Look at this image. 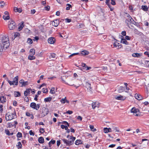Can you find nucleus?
Masks as SVG:
<instances>
[{
  "label": "nucleus",
  "mask_w": 149,
  "mask_h": 149,
  "mask_svg": "<svg viewBox=\"0 0 149 149\" xmlns=\"http://www.w3.org/2000/svg\"><path fill=\"white\" fill-rule=\"evenodd\" d=\"M2 43L5 45V47L6 48H8L10 45V42L8 37L4 36L2 37Z\"/></svg>",
  "instance_id": "nucleus-1"
},
{
  "label": "nucleus",
  "mask_w": 149,
  "mask_h": 149,
  "mask_svg": "<svg viewBox=\"0 0 149 149\" xmlns=\"http://www.w3.org/2000/svg\"><path fill=\"white\" fill-rule=\"evenodd\" d=\"M128 18L125 20V22L128 27L130 28L129 24L134 23V21L130 15L127 16Z\"/></svg>",
  "instance_id": "nucleus-2"
},
{
  "label": "nucleus",
  "mask_w": 149,
  "mask_h": 149,
  "mask_svg": "<svg viewBox=\"0 0 149 149\" xmlns=\"http://www.w3.org/2000/svg\"><path fill=\"white\" fill-rule=\"evenodd\" d=\"M41 112V117H43L48 113L49 112L48 109L45 107H43L42 108Z\"/></svg>",
  "instance_id": "nucleus-3"
},
{
  "label": "nucleus",
  "mask_w": 149,
  "mask_h": 149,
  "mask_svg": "<svg viewBox=\"0 0 149 149\" xmlns=\"http://www.w3.org/2000/svg\"><path fill=\"white\" fill-rule=\"evenodd\" d=\"M15 23L13 21L9 22L8 28L10 30H13L15 28Z\"/></svg>",
  "instance_id": "nucleus-4"
},
{
  "label": "nucleus",
  "mask_w": 149,
  "mask_h": 149,
  "mask_svg": "<svg viewBox=\"0 0 149 149\" xmlns=\"http://www.w3.org/2000/svg\"><path fill=\"white\" fill-rule=\"evenodd\" d=\"M131 112L134 113V115L135 116H138L139 115V110L138 109H136L135 108L133 107L132 108L131 110Z\"/></svg>",
  "instance_id": "nucleus-5"
},
{
  "label": "nucleus",
  "mask_w": 149,
  "mask_h": 149,
  "mask_svg": "<svg viewBox=\"0 0 149 149\" xmlns=\"http://www.w3.org/2000/svg\"><path fill=\"white\" fill-rule=\"evenodd\" d=\"M30 107L33 109L38 110L39 109L40 106V104H37L36 105V103H35L32 102L30 104Z\"/></svg>",
  "instance_id": "nucleus-6"
},
{
  "label": "nucleus",
  "mask_w": 149,
  "mask_h": 149,
  "mask_svg": "<svg viewBox=\"0 0 149 149\" xmlns=\"http://www.w3.org/2000/svg\"><path fill=\"white\" fill-rule=\"evenodd\" d=\"M14 118L13 116H12V114H10L9 112L6 114V120H10Z\"/></svg>",
  "instance_id": "nucleus-7"
},
{
  "label": "nucleus",
  "mask_w": 149,
  "mask_h": 149,
  "mask_svg": "<svg viewBox=\"0 0 149 149\" xmlns=\"http://www.w3.org/2000/svg\"><path fill=\"white\" fill-rule=\"evenodd\" d=\"M19 82L21 84L19 85L20 86H25L28 84V82L27 81H24L23 79L21 80Z\"/></svg>",
  "instance_id": "nucleus-8"
},
{
  "label": "nucleus",
  "mask_w": 149,
  "mask_h": 149,
  "mask_svg": "<svg viewBox=\"0 0 149 149\" xmlns=\"http://www.w3.org/2000/svg\"><path fill=\"white\" fill-rule=\"evenodd\" d=\"M63 142L65 143L67 146H70L72 145L73 143L71 141H69L66 139H62Z\"/></svg>",
  "instance_id": "nucleus-9"
},
{
  "label": "nucleus",
  "mask_w": 149,
  "mask_h": 149,
  "mask_svg": "<svg viewBox=\"0 0 149 149\" xmlns=\"http://www.w3.org/2000/svg\"><path fill=\"white\" fill-rule=\"evenodd\" d=\"M59 24V20L58 19H56L54 20L52 23V25L55 26L57 27Z\"/></svg>",
  "instance_id": "nucleus-10"
},
{
  "label": "nucleus",
  "mask_w": 149,
  "mask_h": 149,
  "mask_svg": "<svg viewBox=\"0 0 149 149\" xmlns=\"http://www.w3.org/2000/svg\"><path fill=\"white\" fill-rule=\"evenodd\" d=\"M86 87L87 88L88 91L91 92L92 90V88L91 87V85L88 82L86 83Z\"/></svg>",
  "instance_id": "nucleus-11"
},
{
  "label": "nucleus",
  "mask_w": 149,
  "mask_h": 149,
  "mask_svg": "<svg viewBox=\"0 0 149 149\" xmlns=\"http://www.w3.org/2000/svg\"><path fill=\"white\" fill-rule=\"evenodd\" d=\"M115 98L116 100H124L126 99L125 97L121 95H120L118 96H116Z\"/></svg>",
  "instance_id": "nucleus-12"
},
{
  "label": "nucleus",
  "mask_w": 149,
  "mask_h": 149,
  "mask_svg": "<svg viewBox=\"0 0 149 149\" xmlns=\"http://www.w3.org/2000/svg\"><path fill=\"white\" fill-rule=\"evenodd\" d=\"M84 26L83 24L82 23H78L76 26V28L78 29H83Z\"/></svg>",
  "instance_id": "nucleus-13"
},
{
  "label": "nucleus",
  "mask_w": 149,
  "mask_h": 149,
  "mask_svg": "<svg viewBox=\"0 0 149 149\" xmlns=\"http://www.w3.org/2000/svg\"><path fill=\"white\" fill-rule=\"evenodd\" d=\"M48 42L49 43L51 44H53L54 43L55 39L53 37L49 38L48 39Z\"/></svg>",
  "instance_id": "nucleus-14"
},
{
  "label": "nucleus",
  "mask_w": 149,
  "mask_h": 149,
  "mask_svg": "<svg viewBox=\"0 0 149 149\" xmlns=\"http://www.w3.org/2000/svg\"><path fill=\"white\" fill-rule=\"evenodd\" d=\"M6 97L4 96L0 97V101L2 103H4L6 102Z\"/></svg>",
  "instance_id": "nucleus-15"
},
{
  "label": "nucleus",
  "mask_w": 149,
  "mask_h": 149,
  "mask_svg": "<svg viewBox=\"0 0 149 149\" xmlns=\"http://www.w3.org/2000/svg\"><path fill=\"white\" fill-rule=\"evenodd\" d=\"M89 53L88 51L86 50H84L82 51L81 52V53H79V55H80V54H82V55L85 56L88 55L89 54Z\"/></svg>",
  "instance_id": "nucleus-16"
},
{
  "label": "nucleus",
  "mask_w": 149,
  "mask_h": 149,
  "mask_svg": "<svg viewBox=\"0 0 149 149\" xmlns=\"http://www.w3.org/2000/svg\"><path fill=\"white\" fill-rule=\"evenodd\" d=\"M31 91V88L26 89L24 93V95L26 96L28 94L30 93Z\"/></svg>",
  "instance_id": "nucleus-17"
},
{
  "label": "nucleus",
  "mask_w": 149,
  "mask_h": 149,
  "mask_svg": "<svg viewBox=\"0 0 149 149\" xmlns=\"http://www.w3.org/2000/svg\"><path fill=\"white\" fill-rule=\"evenodd\" d=\"M7 48H6L5 47V45L2 43L0 44V52H2L3 50V49H6Z\"/></svg>",
  "instance_id": "nucleus-18"
},
{
  "label": "nucleus",
  "mask_w": 149,
  "mask_h": 149,
  "mask_svg": "<svg viewBox=\"0 0 149 149\" xmlns=\"http://www.w3.org/2000/svg\"><path fill=\"white\" fill-rule=\"evenodd\" d=\"M142 54L138 53H134L132 54V56L134 57H138L141 56Z\"/></svg>",
  "instance_id": "nucleus-19"
},
{
  "label": "nucleus",
  "mask_w": 149,
  "mask_h": 149,
  "mask_svg": "<svg viewBox=\"0 0 149 149\" xmlns=\"http://www.w3.org/2000/svg\"><path fill=\"white\" fill-rule=\"evenodd\" d=\"M38 141L40 143H42L44 142V140L42 137H40L38 139Z\"/></svg>",
  "instance_id": "nucleus-20"
},
{
  "label": "nucleus",
  "mask_w": 149,
  "mask_h": 149,
  "mask_svg": "<svg viewBox=\"0 0 149 149\" xmlns=\"http://www.w3.org/2000/svg\"><path fill=\"white\" fill-rule=\"evenodd\" d=\"M16 79L15 81L13 80L12 81V82H13V83L14 84V83H15V85H17L18 84V76H17L15 77V79Z\"/></svg>",
  "instance_id": "nucleus-21"
},
{
  "label": "nucleus",
  "mask_w": 149,
  "mask_h": 149,
  "mask_svg": "<svg viewBox=\"0 0 149 149\" xmlns=\"http://www.w3.org/2000/svg\"><path fill=\"white\" fill-rule=\"evenodd\" d=\"M33 55H31V54H30L28 57L29 59L30 60H32L35 59V57L33 56Z\"/></svg>",
  "instance_id": "nucleus-22"
},
{
  "label": "nucleus",
  "mask_w": 149,
  "mask_h": 149,
  "mask_svg": "<svg viewBox=\"0 0 149 149\" xmlns=\"http://www.w3.org/2000/svg\"><path fill=\"white\" fill-rule=\"evenodd\" d=\"M135 98L138 100H140L142 99L141 96L140 95L136 94L135 96Z\"/></svg>",
  "instance_id": "nucleus-23"
},
{
  "label": "nucleus",
  "mask_w": 149,
  "mask_h": 149,
  "mask_svg": "<svg viewBox=\"0 0 149 149\" xmlns=\"http://www.w3.org/2000/svg\"><path fill=\"white\" fill-rule=\"evenodd\" d=\"M124 88L123 86H120L118 90V92L119 93H122L124 91Z\"/></svg>",
  "instance_id": "nucleus-24"
},
{
  "label": "nucleus",
  "mask_w": 149,
  "mask_h": 149,
  "mask_svg": "<svg viewBox=\"0 0 149 149\" xmlns=\"http://www.w3.org/2000/svg\"><path fill=\"white\" fill-rule=\"evenodd\" d=\"M121 42L124 44L126 45H128V43L127 41L125 39H121Z\"/></svg>",
  "instance_id": "nucleus-25"
},
{
  "label": "nucleus",
  "mask_w": 149,
  "mask_h": 149,
  "mask_svg": "<svg viewBox=\"0 0 149 149\" xmlns=\"http://www.w3.org/2000/svg\"><path fill=\"white\" fill-rule=\"evenodd\" d=\"M141 9L144 11H146L148 10V8L146 6H142Z\"/></svg>",
  "instance_id": "nucleus-26"
},
{
  "label": "nucleus",
  "mask_w": 149,
  "mask_h": 149,
  "mask_svg": "<svg viewBox=\"0 0 149 149\" xmlns=\"http://www.w3.org/2000/svg\"><path fill=\"white\" fill-rule=\"evenodd\" d=\"M82 143V141L81 140H77L75 142V144L76 145H79V144H81Z\"/></svg>",
  "instance_id": "nucleus-27"
},
{
  "label": "nucleus",
  "mask_w": 149,
  "mask_h": 149,
  "mask_svg": "<svg viewBox=\"0 0 149 149\" xmlns=\"http://www.w3.org/2000/svg\"><path fill=\"white\" fill-rule=\"evenodd\" d=\"M52 100V97H48L44 99V101L45 102H50Z\"/></svg>",
  "instance_id": "nucleus-28"
},
{
  "label": "nucleus",
  "mask_w": 149,
  "mask_h": 149,
  "mask_svg": "<svg viewBox=\"0 0 149 149\" xmlns=\"http://www.w3.org/2000/svg\"><path fill=\"white\" fill-rule=\"evenodd\" d=\"M15 97H19L20 96V93L19 91H15L14 93Z\"/></svg>",
  "instance_id": "nucleus-29"
},
{
  "label": "nucleus",
  "mask_w": 149,
  "mask_h": 149,
  "mask_svg": "<svg viewBox=\"0 0 149 149\" xmlns=\"http://www.w3.org/2000/svg\"><path fill=\"white\" fill-rule=\"evenodd\" d=\"M18 149L21 148H22V145L20 142H18L17 144L16 145Z\"/></svg>",
  "instance_id": "nucleus-30"
},
{
  "label": "nucleus",
  "mask_w": 149,
  "mask_h": 149,
  "mask_svg": "<svg viewBox=\"0 0 149 149\" xmlns=\"http://www.w3.org/2000/svg\"><path fill=\"white\" fill-rule=\"evenodd\" d=\"M56 54L54 53H52L50 54V56H49V58L50 59L52 58H55L56 57Z\"/></svg>",
  "instance_id": "nucleus-31"
},
{
  "label": "nucleus",
  "mask_w": 149,
  "mask_h": 149,
  "mask_svg": "<svg viewBox=\"0 0 149 149\" xmlns=\"http://www.w3.org/2000/svg\"><path fill=\"white\" fill-rule=\"evenodd\" d=\"M24 22H21L20 24V25L18 27V29H19V31H20L21 30L23 27H24Z\"/></svg>",
  "instance_id": "nucleus-32"
},
{
  "label": "nucleus",
  "mask_w": 149,
  "mask_h": 149,
  "mask_svg": "<svg viewBox=\"0 0 149 149\" xmlns=\"http://www.w3.org/2000/svg\"><path fill=\"white\" fill-rule=\"evenodd\" d=\"M35 49H31L30 50V52L31 53L30 54L31 55H34L35 54Z\"/></svg>",
  "instance_id": "nucleus-33"
},
{
  "label": "nucleus",
  "mask_w": 149,
  "mask_h": 149,
  "mask_svg": "<svg viewBox=\"0 0 149 149\" xmlns=\"http://www.w3.org/2000/svg\"><path fill=\"white\" fill-rule=\"evenodd\" d=\"M0 4H1V7L2 8L4 6L6 5V3L4 2L3 1L0 2Z\"/></svg>",
  "instance_id": "nucleus-34"
},
{
  "label": "nucleus",
  "mask_w": 149,
  "mask_h": 149,
  "mask_svg": "<svg viewBox=\"0 0 149 149\" xmlns=\"http://www.w3.org/2000/svg\"><path fill=\"white\" fill-rule=\"evenodd\" d=\"M96 104H97V103L96 102H94L92 103V106L93 109H94L96 107H97V105Z\"/></svg>",
  "instance_id": "nucleus-35"
},
{
  "label": "nucleus",
  "mask_w": 149,
  "mask_h": 149,
  "mask_svg": "<svg viewBox=\"0 0 149 149\" xmlns=\"http://www.w3.org/2000/svg\"><path fill=\"white\" fill-rule=\"evenodd\" d=\"M27 42L29 44H31L32 43L33 41L31 39L29 38L27 39Z\"/></svg>",
  "instance_id": "nucleus-36"
},
{
  "label": "nucleus",
  "mask_w": 149,
  "mask_h": 149,
  "mask_svg": "<svg viewBox=\"0 0 149 149\" xmlns=\"http://www.w3.org/2000/svg\"><path fill=\"white\" fill-rule=\"evenodd\" d=\"M66 6H68L66 7V10H69L70 9V8L72 7L71 5L69 4H67Z\"/></svg>",
  "instance_id": "nucleus-37"
},
{
  "label": "nucleus",
  "mask_w": 149,
  "mask_h": 149,
  "mask_svg": "<svg viewBox=\"0 0 149 149\" xmlns=\"http://www.w3.org/2000/svg\"><path fill=\"white\" fill-rule=\"evenodd\" d=\"M42 90L44 93H47L48 92V90L46 88H43Z\"/></svg>",
  "instance_id": "nucleus-38"
},
{
  "label": "nucleus",
  "mask_w": 149,
  "mask_h": 149,
  "mask_svg": "<svg viewBox=\"0 0 149 149\" xmlns=\"http://www.w3.org/2000/svg\"><path fill=\"white\" fill-rule=\"evenodd\" d=\"M55 88L54 87L52 88L50 91V93L51 94H54L55 92L54 91Z\"/></svg>",
  "instance_id": "nucleus-39"
},
{
  "label": "nucleus",
  "mask_w": 149,
  "mask_h": 149,
  "mask_svg": "<svg viewBox=\"0 0 149 149\" xmlns=\"http://www.w3.org/2000/svg\"><path fill=\"white\" fill-rule=\"evenodd\" d=\"M70 139L71 140V141L72 142V143H73L74 141L76 139V138L74 137L71 136H70Z\"/></svg>",
  "instance_id": "nucleus-40"
},
{
  "label": "nucleus",
  "mask_w": 149,
  "mask_h": 149,
  "mask_svg": "<svg viewBox=\"0 0 149 149\" xmlns=\"http://www.w3.org/2000/svg\"><path fill=\"white\" fill-rule=\"evenodd\" d=\"M14 37L16 38L17 37H18L20 36V34L19 33L15 32L14 33Z\"/></svg>",
  "instance_id": "nucleus-41"
},
{
  "label": "nucleus",
  "mask_w": 149,
  "mask_h": 149,
  "mask_svg": "<svg viewBox=\"0 0 149 149\" xmlns=\"http://www.w3.org/2000/svg\"><path fill=\"white\" fill-rule=\"evenodd\" d=\"M66 22L69 23L71 21V19H69L66 18L64 19Z\"/></svg>",
  "instance_id": "nucleus-42"
},
{
  "label": "nucleus",
  "mask_w": 149,
  "mask_h": 149,
  "mask_svg": "<svg viewBox=\"0 0 149 149\" xmlns=\"http://www.w3.org/2000/svg\"><path fill=\"white\" fill-rule=\"evenodd\" d=\"M79 53H73V54H71V55H70L69 56V57L70 58L74 56L75 55H79Z\"/></svg>",
  "instance_id": "nucleus-43"
},
{
  "label": "nucleus",
  "mask_w": 149,
  "mask_h": 149,
  "mask_svg": "<svg viewBox=\"0 0 149 149\" xmlns=\"http://www.w3.org/2000/svg\"><path fill=\"white\" fill-rule=\"evenodd\" d=\"M82 66L83 69H86L87 67V65L85 63H82Z\"/></svg>",
  "instance_id": "nucleus-44"
},
{
  "label": "nucleus",
  "mask_w": 149,
  "mask_h": 149,
  "mask_svg": "<svg viewBox=\"0 0 149 149\" xmlns=\"http://www.w3.org/2000/svg\"><path fill=\"white\" fill-rule=\"evenodd\" d=\"M104 132L105 133H107L109 132L108 128H105L104 129Z\"/></svg>",
  "instance_id": "nucleus-45"
},
{
  "label": "nucleus",
  "mask_w": 149,
  "mask_h": 149,
  "mask_svg": "<svg viewBox=\"0 0 149 149\" xmlns=\"http://www.w3.org/2000/svg\"><path fill=\"white\" fill-rule=\"evenodd\" d=\"M56 1L58 2L60 4L62 3H63L64 1H66V0H56Z\"/></svg>",
  "instance_id": "nucleus-46"
},
{
  "label": "nucleus",
  "mask_w": 149,
  "mask_h": 149,
  "mask_svg": "<svg viewBox=\"0 0 149 149\" xmlns=\"http://www.w3.org/2000/svg\"><path fill=\"white\" fill-rule=\"evenodd\" d=\"M66 97H65L64 98H62L61 100V102L62 103L64 104L65 102V101L66 100Z\"/></svg>",
  "instance_id": "nucleus-47"
},
{
  "label": "nucleus",
  "mask_w": 149,
  "mask_h": 149,
  "mask_svg": "<svg viewBox=\"0 0 149 149\" xmlns=\"http://www.w3.org/2000/svg\"><path fill=\"white\" fill-rule=\"evenodd\" d=\"M112 128L113 129V131L116 130V132H120L119 130L117 129L116 127H113Z\"/></svg>",
  "instance_id": "nucleus-48"
},
{
  "label": "nucleus",
  "mask_w": 149,
  "mask_h": 149,
  "mask_svg": "<svg viewBox=\"0 0 149 149\" xmlns=\"http://www.w3.org/2000/svg\"><path fill=\"white\" fill-rule=\"evenodd\" d=\"M17 137L20 138L22 136V134L20 132H18L17 134Z\"/></svg>",
  "instance_id": "nucleus-49"
},
{
  "label": "nucleus",
  "mask_w": 149,
  "mask_h": 149,
  "mask_svg": "<svg viewBox=\"0 0 149 149\" xmlns=\"http://www.w3.org/2000/svg\"><path fill=\"white\" fill-rule=\"evenodd\" d=\"M107 6L109 7L110 8V11H112L113 10L114 8L113 7H112L110 4H109V5H107Z\"/></svg>",
  "instance_id": "nucleus-50"
},
{
  "label": "nucleus",
  "mask_w": 149,
  "mask_h": 149,
  "mask_svg": "<svg viewBox=\"0 0 149 149\" xmlns=\"http://www.w3.org/2000/svg\"><path fill=\"white\" fill-rule=\"evenodd\" d=\"M7 81L8 82V83L9 84H10V85H14V83H13V82L12 81H10L8 79L7 80Z\"/></svg>",
  "instance_id": "nucleus-51"
},
{
  "label": "nucleus",
  "mask_w": 149,
  "mask_h": 149,
  "mask_svg": "<svg viewBox=\"0 0 149 149\" xmlns=\"http://www.w3.org/2000/svg\"><path fill=\"white\" fill-rule=\"evenodd\" d=\"M111 4L113 5H116V2L115 0H111Z\"/></svg>",
  "instance_id": "nucleus-52"
},
{
  "label": "nucleus",
  "mask_w": 149,
  "mask_h": 149,
  "mask_svg": "<svg viewBox=\"0 0 149 149\" xmlns=\"http://www.w3.org/2000/svg\"><path fill=\"white\" fill-rule=\"evenodd\" d=\"M40 132L41 133H43L45 132V130L43 128H41L40 130Z\"/></svg>",
  "instance_id": "nucleus-53"
},
{
  "label": "nucleus",
  "mask_w": 149,
  "mask_h": 149,
  "mask_svg": "<svg viewBox=\"0 0 149 149\" xmlns=\"http://www.w3.org/2000/svg\"><path fill=\"white\" fill-rule=\"evenodd\" d=\"M5 132L6 134H7L8 135H9L10 133V132L7 129L5 130Z\"/></svg>",
  "instance_id": "nucleus-54"
},
{
  "label": "nucleus",
  "mask_w": 149,
  "mask_h": 149,
  "mask_svg": "<svg viewBox=\"0 0 149 149\" xmlns=\"http://www.w3.org/2000/svg\"><path fill=\"white\" fill-rule=\"evenodd\" d=\"M45 8L46 10L48 11L50 9V7L49 6H47L45 7Z\"/></svg>",
  "instance_id": "nucleus-55"
},
{
  "label": "nucleus",
  "mask_w": 149,
  "mask_h": 149,
  "mask_svg": "<svg viewBox=\"0 0 149 149\" xmlns=\"http://www.w3.org/2000/svg\"><path fill=\"white\" fill-rule=\"evenodd\" d=\"M56 142V141L55 140H51L49 142V143H51V144H54Z\"/></svg>",
  "instance_id": "nucleus-56"
},
{
  "label": "nucleus",
  "mask_w": 149,
  "mask_h": 149,
  "mask_svg": "<svg viewBox=\"0 0 149 149\" xmlns=\"http://www.w3.org/2000/svg\"><path fill=\"white\" fill-rule=\"evenodd\" d=\"M66 113L69 114H71L73 113V111H71L68 110L66 112Z\"/></svg>",
  "instance_id": "nucleus-57"
},
{
  "label": "nucleus",
  "mask_w": 149,
  "mask_h": 149,
  "mask_svg": "<svg viewBox=\"0 0 149 149\" xmlns=\"http://www.w3.org/2000/svg\"><path fill=\"white\" fill-rule=\"evenodd\" d=\"M121 34L123 36H126V32L125 31H122Z\"/></svg>",
  "instance_id": "nucleus-58"
},
{
  "label": "nucleus",
  "mask_w": 149,
  "mask_h": 149,
  "mask_svg": "<svg viewBox=\"0 0 149 149\" xmlns=\"http://www.w3.org/2000/svg\"><path fill=\"white\" fill-rule=\"evenodd\" d=\"M36 10L34 9L32 10H31V14H34L36 12Z\"/></svg>",
  "instance_id": "nucleus-59"
},
{
  "label": "nucleus",
  "mask_w": 149,
  "mask_h": 149,
  "mask_svg": "<svg viewBox=\"0 0 149 149\" xmlns=\"http://www.w3.org/2000/svg\"><path fill=\"white\" fill-rule=\"evenodd\" d=\"M29 133L31 135L33 136L34 133L33 132L32 130H30L29 132Z\"/></svg>",
  "instance_id": "nucleus-60"
},
{
  "label": "nucleus",
  "mask_w": 149,
  "mask_h": 149,
  "mask_svg": "<svg viewBox=\"0 0 149 149\" xmlns=\"http://www.w3.org/2000/svg\"><path fill=\"white\" fill-rule=\"evenodd\" d=\"M60 141L59 140H58L57 141V146H58L59 145H60Z\"/></svg>",
  "instance_id": "nucleus-61"
},
{
  "label": "nucleus",
  "mask_w": 149,
  "mask_h": 149,
  "mask_svg": "<svg viewBox=\"0 0 149 149\" xmlns=\"http://www.w3.org/2000/svg\"><path fill=\"white\" fill-rule=\"evenodd\" d=\"M110 0H106V3L107 5H109V4H110L109 3V1H110Z\"/></svg>",
  "instance_id": "nucleus-62"
},
{
  "label": "nucleus",
  "mask_w": 149,
  "mask_h": 149,
  "mask_svg": "<svg viewBox=\"0 0 149 149\" xmlns=\"http://www.w3.org/2000/svg\"><path fill=\"white\" fill-rule=\"evenodd\" d=\"M13 105L14 106H16L17 105V102L16 101H14L13 102Z\"/></svg>",
  "instance_id": "nucleus-63"
},
{
  "label": "nucleus",
  "mask_w": 149,
  "mask_h": 149,
  "mask_svg": "<svg viewBox=\"0 0 149 149\" xmlns=\"http://www.w3.org/2000/svg\"><path fill=\"white\" fill-rule=\"evenodd\" d=\"M125 38L126 40H130L131 38L128 36H125Z\"/></svg>",
  "instance_id": "nucleus-64"
}]
</instances>
